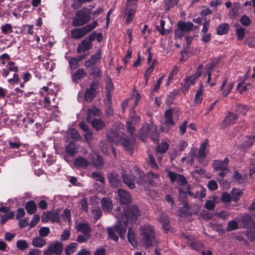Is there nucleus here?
<instances>
[{
	"instance_id": "1",
	"label": "nucleus",
	"mask_w": 255,
	"mask_h": 255,
	"mask_svg": "<svg viewBox=\"0 0 255 255\" xmlns=\"http://www.w3.org/2000/svg\"><path fill=\"white\" fill-rule=\"evenodd\" d=\"M141 241L146 248L149 247L155 242V232L150 225H144L141 228Z\"/></svg>"
},
{
	"instance_id": "2",
	"label": "nucleus",
	"mask_w": 255,
	"mask_h": 255,
	"mask_svg": "<svg viewBox=\"0 0 255 255\" xmlns=\"http://www.w3.org/2000/svg\"><path fill=\"white\" fill-rule=\"evenodd\" d=\"M98 25L97 20H94L91 23L78 28H75L71 30V37L75 39H80L85 35L92 31Z\"/></svg>"
},
{
	"instance_id": "3",
	"label": "nucleus",
	"mask_w": 255,
	"mask_h": 255,
	"mask_svg": "<svg viewBox=\"0 0 255 255\" xmlns=\"http://www.w3.org/2000/svg\"><path fill=\"white\" fill-rule=\"evenodd\" d=\"M91 18V15L89 14H86V12L84 11V9L78 10L73 18L72 25L75 27L81 26L88 23Z\"/></svg>"
},
{
	"instance_id": "4",
	"label": "nucleus",
	"mask_w": 255,
	"mask_h": 255,
	"mask_svg": "<svg viewBox=\"0 0 255 255\" xmlns=\"http://www.w3.org/2000/svg\"><path fill=\"white\" fill-rule=\"evenodd\" d=\"M193 25L191 22L179 21L177 24L178 28L174 31L175 38L181 39L185 33L190 32L192 29Z\"/></svg>"
},
{
	"instance_id": "5",
	"label": "nucleus",
	"mask_w": 255,
	"mask_h": 255,
	"mask_svg": "<svg viewBox=\"0 0 255 255\" xmlns=\"http://www.w3.org/2000/svg\"><path fill=\"white\" fill-rule=\"evenodd\" d=\"M187 192L190 196L202 199L206 196V189L201 185H196L192 188L188 185Z\"/></svg>"
},
{
	"instance_id": "6",
	"label": "nucleus",
	"mask_w": 255,
	"mask_h": 255,
	"mask_svg": "<svg viewBox=\"0 0 255 255\" xmlns=\"http://www.w3.org/2000/svg\"><path fill=\"white\" fill-rule=\"evenodd\" d=\"M116 217L118 218L119 222L114 227L116 229L117 233L119 235L121 238H123L126 232L128 225V219L121 215V219L119 216L117 215Z\"/></svg>"
},
{
	"instance_id": "7",
	"label": "nucleus",
	"mask_w": 255,
	"mask_h": 255,
	"mask_svg": "<svg viewBox=\"0 0 255 255\" xmlns=\"http://www.w3.org/2000/svg\"><path fill=\"white\" fill-rule=\"evenodd\" d=\"M156 128L155 126L152 125H149L148 124L145 123L144 124L143 126L140 128V129L139 132V137L142 141H145L148 137V136H150V137H152V135L150 134V132L151 131H155Z\"/></svg>"
},
{
	"instance_id": "8",
	"label": "nucleus",
	"mask_w": 255,
	"mask_h": 255,
	"mask_svg": "<svg viewBox=\"0 0 255 255\" xmlns=\"http://www.w3.org/2000/svg\"><path fill=\"white\" fill-rule=\"evenodd\" d=\"M63 249L62 243L57 241L53 244L50 245L47 249L43 252V254L44 255H51L54 254L56 255H60Z\"/></svg>"
},
{
	"instance_id": "9",
	"label": "nucleus",
	"mask_w": 255,
	"mask_h": 255,
	"mask_svg": "<svg viewBox=\"0 0 255 255\" xmlns=\"http://www.w3.org/2000/svg\"><path fill=\"white\" fill-rule=\"evenodd\" d=\"M99 83L97 82H93L90 85V87L86 90L84 94V99L88 102H91L96 97V91L99 86Z\"/></svg>"
},
{
	"instance_id": "10",
	"label": "nucleus",
	"mask_w": 255,
	"mask_h": 255,
	"mask_svg": "<svg viewBox=\"0 0 255 255\" xmlns=\"http://www.w3.org/2000/svg\"><path fill=\"white\" fill-rule=\"evenodd\" d=\"M167 173L171 182L176 181L180 186L187 184V181L183 175L171 171H168Z\"/></svg>"
},
{
	"instance_id": "11",
	"label": "nucleus",
	"mask_w": 255,
	"mask_h": 255,
	"mask_svg": "<svg viewBox=\"0 0 255 255\" xmlns=\"http://www.w3.org/2000/svg\"><path fill=\"white\" fill-rule=\"evenodd\" d=\"M140 215V212L136 206H131L129 208L128 214L122 215L125 219L130 220L131 222H135L137 217Z\"/></svg>"
},
{
	"instance_id": "12",
	"label": "nucleus",
	"mask_w": 255,
	"mask_h": 255,
	"mask_svg": "<svg viewBox=\"0 0 255 255\" xmlns=\"http://www.w3.org/2000/svg\"><path fill=\"white\" fill-rule=\"evenodd\" d=\"M208 152V141L206 139L201 144L198 151L197 157L200 162L206 158Z\"/></svg>"
},
{
	"instance_id": "13",
	"label": "nucleus",
	"mask_w": 255,
	"mask_h": 255,
	"mask_svg": "<svg viewBox=\"0 0 255 255\" xmlns=\"http://www.w3.org/2000/svg\"><path fill=\"white\" fill-rule=\"evenodd\" d=\"M108 179L111 186L113 187L118 188L122 184L119 175L115 171H112L108 174Z\"/></svg>"
},
{
	"instance_id": "14",
	"label": "nucleus",
	"mask_w": 255,
	"mask_h": 255,
	"mask_svg": "<svg viewBox=\"0 0 255 255\" xmlns=\"http://www.w3.org/2000/svg\"><path fill=\"white\" fill-rule=\"evenodd\" d=\"M59 220L57 213L52 211L44 212L41 216V221L43 223H47L49 221H51L52 222H57L59 221Z\"/></svg>"
},
{
	"instance_id": "15",
	"label": "nucleus",
	"mask_w": 255,
	"mask_h": 255,
	"mask_svg": "<svg viewBox=\"0 0 255 255\" xmlns=\"http://www.w3.org/2000/svg\"><path fill=\"white\" fill-rule=\"evenodd\" d=\"M89 158L92 165L97 168H101L104 164L103 157L97 153L91 154Z\"/></svg>"
},
{
	"instance_id": "16",
	"label": "nucleus",
	"mask_w": 255,
	"mask_h": 255,
	"mask_svg": "<svg viewBox=\"0 0 255 255\" xmlns=\"http://www.w3.org/2000/svg\"><path fill=\"white\" fill-rule=\"evenodd\" d=\"M92 48V41L89 39V38L87 37L79 44L77 48V52L78 53H84L86 51L91 49Z\"/></svg>"
},
{
	"instance_id": "17",
	"label": "nucleus",
	"mask_w": 255,
	"mask_h": 255,
	"mask_svg": "<svg viewBox=\"0 0 255 255\" xmlns=\"http://www.w3.org/2000/svg\"><path fill=\"white\" fill-rule=\"evenodd\" d=\"M124 183L131 189L135 188V185L134 182L133 177L128 174L125 170H123L121 175Z\"/></svg>"
},
{
	"instance_id": "18",
	"label": "nucleus",
	"mask_w": 255,
	"mask_h": 255,
	"mask_svg": "<svg viewBox=\"0 0 255 255\" xmlns=\"http://www.w3.org/2000/svg\"><path fill=\"white\" fill-rule=\"evenodd\" d=\"M102 56V53L100 51H98L94 55H92L89 59L87 60L84 63V66L87 67H92L100 61Z\"/></svg>"
},
{
	"instance_id": "19",
	"label": "nucleus",
	"mask_w": 255,
	"mask_h": 255,
	"mask_svg": "<svg viewBox=\"0 0 255 255\" xmlns=\"http://www.w3.org/2000/svg\"><path fill=\"white\" fill-rule=\"evenodd\" d=\"M199 77V76H195V74H194L192 76L186 77L184 79V82L182 83V85L184 89V93H185L187 92L189 87L192 85H194L195 84V80Z\"/></svg>"
},
{
	"instance_id": "20",
	"label": "nucleus",
	"mask_w": 255,
	"mask_h": 255,
	"mask_svg": "<svg viewBox=\"0 0 255 255\" xmlns=\"http://www.w3.org/2000/svg\"><path fill=\"white\" fill-rule=\"evenodd\" d=\"M229 160L226 157L224 160H215L213 162V168L217 171H221L223 169H226L228 167Z\"/></svg>"
},
{
	"instance_id": "21",
	"label": "nucleus",
	"mask_w": 255,
	"mask_h": 255,
	"mask_svg": "<svg viewBox=\"0 0 255 255\" xmlns=\"http://www.w3.org/2000/svg\"><path fill=\"white\" fill-rule=\"evenodd\" d=\"M122 137V134H121L116 130H112L107 134V138L109 141L115 143L120 142Z\"/></svg>"
},
{
	"instance_id": "22",
	"label": "nucleus",
	"mask_w": 255,
	"mask_h": 255,
	"mask_svg": "<svg viewBox=\"0 0 255 255\" xmlns=\"http://www.w3.org/2000/svg\"><path fill=\"white\" fill-rule=\"evenodd\" d=\"M118 193L120 201L122 204L127 205L130 202V196L126 190L119 189Z\"/></svg>"
},
{
	"instance_id": "23",
	"label": "nucleus",
	"mask_w": 255,
	"mask_h": 255,
	"mask_svg": "<svg viewBox=\"0 0 255 255\" xmlns=\"http://www.w3.org/2000/svg\"><path fill=\"white\" fill-rule=\"evenodd\" d=\"M76 229L78 231L83 234H90L92 229L90 224L87 222H80L76 225Z\"/></svg>"
},
{
	"instance_id": "24",
	"label": "nucleus",
	"mask_w": 255,
	"mask_h": 255,
	"mask_svg": "<svg viewBox=\"0 0 255 255\" xmlns=\"http://www.w3.org/2000/svg\"><path fill=\"white\" fill-rule=\"evenodd\" d=\"M74 165L77 167L87 168L90 165L89 161L82 156H78L74 160Z\"/></svg>"
},
{
	"instance_id": "25",
	"label": "nucleus",
	"mask_w": 255,
	"mask_h": 255,
	"mask_svg": "<svg viewBox=\"0 0 255 255\" xmlns=\"http://www.w3.org/2000/svg\"><path fill=\"white\" fill-rule=\"evenodd\" d=\"M173 111L171 109H168L164 113V122L168 127H173L175 126V122L172 118Z\"/></svg>"
},
{
	"instance_id": "26",
	"label": "nucleus",
	"mask_w": 255,
	"mask_h": 255,
	"mask_svg": "<svg viewBox=\"0 0 255 255\" xmlns=\"http://www.w3.org/2000/svg\"><path fill=\"white\" fill-rule=\"evenodd\" d=\"M101 206L104 212H110L113 209V204L110 198L104 197L101 200Z\"/></svg>"
},
{
	"instance_id": "27",
	"label": "nucleus",
	"mask_w": 255,
	"mask_h": 255,
	"mask_svg": "<svg viewBox=\"0 0 255 255\" xmlns=\"http://www.w3.org/2000/svg\"><path fill=\"white\" fill-rule=\"evenodd\" d=\"M238 116L237 114L232 112H229L223 121V125L225 127L230 126L233 124L234 122L237 120Z\"/></svg>"
},
{
	"instance_id": "28",
	"label": "nucleus",
	"mask_w": 255,
	"mask_h": 255,
	"mask_svg": "<svg viewBox=\"0 0 255 255\" xmlns=\"http://www.w3.org/2000/svg\"><path fill=\"white\" fill-rule=\"evenodd\" d=\"M87 114V121L88 122H90V120L93 116L100 117L102 115V111L95 106L93 107L92 109H88Z\"/></svg>"
},
{
	"instance_id": "29",
	"label": "nucleus",
	"mask_w": 255,
	"mask_h": 255,
	"mask_svg": "<svg viewBox=\"0 0 255 255\" xmlns=\"http://www.w3.org/2000/svg\"><path fill=\"white\" fill-rule=\"evenodd\" d=\"M93 128L97 130L103 129L105 127L104 122L99 119L94 118L92 120H90V122Z\"/></svg>"
},
{
	"instance_id": "30",
	"label": "nucleus",
	"mask_w": 255,
	"mask_h": 255,
	"mask_svg": "<svg viewBox=\"0 0 255 255\" xmlns=\"http://www.w3.org/2000/svg\"><path fill=\"white\" fill-rule=\"evenodd\" d=\"M140 177L143 181H145L147 179L150 183L152 184L155 179H158L159 178V175L151 172H148L146 175H140Z\"/></svg>"
},
{
	"instance_id": "31",
	"label": "nucleus",
	"mask_w": 255,
	"mask_h": 255,
	"mask_svg": "<svg viewBox=\"0 0 255 255\" xmlns=\"http://www.w3.org/2000/svg\"><path fill=\"white\" fill-rule=\"evenodd\" d=\"M159 220L162 224L163 228L166 231L169 229V220L167 214L164 213H160L159 215Z\"/></svg>"
},
{
	"instance_id": "32",
	"label": "nucleus",
	"mask_w": 255,
	"mask_h": 255,
	"mask_svg": "<svg viewBox=\"0 0 255 255\" xmlns=\"http://www.w3.org/2000/svg\"><path fill=\"white\" fill-rule=\"evenodd\" d=\"M120 142L127 150H130L133 148L134 144V140L132 139H129L126 137H122Z\"/></svg>"
},
{
	"instance_id": "33",
	"label": "nucleus",
	"mask_w": 255,
	"mask_h": 255,
	"mask_svg": "<svg viewBox=\"0 0 255 255\" xmlns=\"http://www.w3.org/2000/svg\"><path fill=\"white\" fill-rule=\"evenodd\" d=\"M25 209L29 214L32 215L34 214L37 210L35 203L32 200L27 202L25 204Z\"/></svg>"
},
{
	"instance_id": "34",
	"label": "nucleus",
	"mask_w": 255,
	"mask_h": 255,
	"mask_svg": "<svg viewBox=\"0 0 255 255\" xmlns=\"http://www.w3.org/2000/svg\"><path fill=\"white\" fill-rule=\"evenodd\" d=\"M86 75V74L83 69H79L73 74V81L75 83H78L80 79L83 78Z\"/></svg>"
},
{
	"instance_id": "35",
	"label": "nucleus",
	"mask_w": 255,
	"mask_h": 255,
	"mask_svg": "<svg viewBox=\"0 0 255 255\" xmlns=\"http://www.w3.org/2000/svg\"><path fill=\"white\" fill-rule=\"evenodd\" d=\"M46 244V242L45 240L40 236L34 238L32 242V245L37 248H42Z\"/></svg>"
},
{
	"instance_id": "36",
	"label": "nucleus",
	"mask_w": 255,
	"mask_h": 255,
	"mask_svg": "<svg viewBox=\"0 0 255 255\" xmlns=\"http://www.w3.org/2000/svg\"><path fill=\"white\" fill-rule=\"evenodd\" d=\"M229 25L227 23H223L219 25L217 28V33L222 35L227 33L229 30Z\"/></svg>"
},
{
	"instance_id": "37",
	"label": "nucleus",
	"mask_w": 255,
	"mask_h": 255,
	"mask_svg": "<svg viewBox=\"0 0 255 255\" xmlns=\"http://www.w3.org/2000/svg\"><path fill=\"white\" fill-rule=\"evenodd\" d=\"M76 145L73 142H70L65 147V151L72 156H74L76 154Z\"/></svg>"
},
{
	"instance_id": "38",
	"label": "nucleus",
	"mask_w": 255,
	"mask_h": 255,
	"mask_svg": "<svg viewBox=\"0 0 255 255\" xmlns=\"http://www.w3.org/2000/svg\"><path fill=\"white\" fill-rule=\"evenodd\" d=\"M255 139V134H251L250 136L245 137L244 140L243 146L245 148H247L251 146L253 143Z\"/></svg>"
},
{
	"instance_id": "39",
	"label": "nucleus",
	"mask_w": 255,
	"mask_h": 255,
	"mask_svg": "<svg viewBox=\"0 0 255 255\" xmlns=\"http://www.w3.org/2000/svg\"><path fill=\"white\" fill-rule=\"evenodd\" d=\"M231 194L233 200L237 202L243 195V191L239 189L233 188L231 191Z\"/></svg>"
},
{
	"instance_id": "40",
	"label": "nucleus",
	"mask_w": 255,
	"mask_h": 255,
	"mask_svg": "<svg viewBox=\"0 0 255 255\" xmlns=\"http://www.w3.org/2000/svg\"><path fill=\"white\" fill-rule=\"evenodd\" d=\"M178 2V0H164V8L165 10L168 11L173 8Z\"/></svg>"
},
{
	"instance_id": "41",
	"label": "nucleus",
	"mask_w": 255,
	"mask_h": 255,
	"mask_svg": "<svg viewBox=\"0 0 255 255\" xmlns=\"http://www.w3.org/2000/svg\"><path fill=\"white\" fill-rule=\"evenodd\" d=\"M9 66L8 70L10 72H12L13 77L12 78L9 79L8 82L10 83L11 82H15V77L16 76V67L14 66V62H9L8 63Z\"/></svg>"
},
{
	"instance_id": "42",
	"label": "nucleus",
	"mask_w": 255,
	"mask_h": 255,
	"mask_svg": "<svg viewBox=\"0 0 255 255\" xmlns=\"http://www.w3.org/2000/svg\"><path fill=\"white\" fill-rule=\"evenodd\" d=\"M109 237L115 241H118L119 239L118 236L116 234V229L114 227H110L107 229Z\"/></svg>"
},
{
	"instance_id": "43",
	"label": "nucleus",
	"mask_w": 255,
	"mask_h": 255,
	"mask_svg": "<svg viewBox=\"0 0 255 255\" xmlns=\"http://www.w3.org/2000/svg\"><path fill=\"white\" fill-rule=\"evenodd\" d=\"M128 241L130 243L132 246L134 247L137 246V242L135 239L134 232L131 229H128Z\"/></svg>"
},
{
	"instance_id": "44",
	"label": "nucleus",
	"mask_w": 255,
	"mask_h": 255,
	"mask_svg": "<svg viewBox=\"0 0 255 255\" xmlns=\"http://www.w3.org/2000/svg\"><path fill=\"white\" fill-rule=\"evenodd\" d=\"M240 7V3L238 2L234 3L233 7L229 12V15L231 17H235L239 12V9Z\"/></svg>"
},
{
	"instance_id": "45",
	"label": "nucleus",
	"mask_w": 255,
	"mask_h": 255,
	"mask_svg": "<svg viewBox=\"0 0 255 255\" xmlns=\"http://www.w3.org/2000/svg\"><path fill=\"white\" fill-rule=\"evenodd\" d=\"M77 244L75 243H71L65 249L66 255H70L73 254L77 248Z\"/></svg>"
},
{
	"instance_id": "46",
	"label": "nucleus",
	"mask_w": 255,
	"mask_h": 255,
	"mask_svg": "<svg viewBox=\"0 0 255 255\" xmlns=\"http://www.w3.org/2000/svg\"><path fill=\"white\" fill-rule=\"evenodd\" d=\"M92 176L96 181H99L101 183H104L105 181L104 177L103 176L101 173H100V172H93L92 173Z\"/></svg>"
},
{
	"instance_id": "47",
	"label": "nucleus",
	"mask_w": 255,
	"mask_h": 255,
	"mask_svg": "<svg viewBox=\"0 0 255 255\" xmlns=\"http://www.w3.org/2000/svg\"><path fill=\"white\" fill-rule=\"evenodd\" d=\"M69 134L70 135L71 137L74 139L80 140L81 139V137L78 131L75 128H71L70 129Z\"/></svg>"
},
{
	"instance_id": "48",
	"label": "nucleus",
	"mask_w": 255,
	"mask_h": 255,
	"mask_svg": "<svg viewBox=\"0 0 255 255\" xmlns=\"http://www.w3.org/2000/svg\"><path fill=\"white\" fill-rule=\"evenodd\" d=\"M168 148V144L166 142H162L156 148L159 153H163L166 152Z\"/></svg>"
},
{
	"instance_id": "49",
	"label": "nucleus",
	"mask_w": 255,
	"mask_h": 255,
	"mask_svg": "<svg viewBox=\"0 0 255 255\" xmlns=\"http://www.w3.org/2000/svg\"><path fill=\"white\" fill-rule=\"evenodd\" d=\"M88 37L91 41L96 38L98 42H100L102 40L103 36L101 33H97L96 31H94Z\"/></svg>"
},
{
	"instance_id": "50",
	"label": "nucleus",
	"mask_w": 255,
	"mask_h": 255,
	"mask_svg": "<svg viewBox=\"0 0 255 255\" xmlns=\"http://www.w3.org/2000/svg\"><path fill=\"white\" fill-rule=\"evenodd\" d=\"M91 234L79 235L77 238V241L79 243L86 242L91 237Z\"/></svg>"
},
{
	"instance_id": "51",
	"label": "nucleus",
	"mask_w": 255,
	"mask_h": 255,
	"mask_svg": "<svg viewBox=\"0 0 255 255\" xmlns=\"http://www.w3.org/2000/svg\"><path fill=\"white\" fill-rule=\"evenodd\" d=\"M236 34L238 40H243L245 35V29L242 27H239L236 29Z\"/></svg>"
},
{
	"instance_id": "52",
	"label": "nucleus",
	"mask_w": 255,
	"mask_h": 255,
	"mask_svg": "<svg viewBox=\"0 0 255 255\" xmlns=\"http://www.w3.org/2000/svg\"><path fill=\"white\" fill-rule=\"evenodd\" d=\"M92 213L95 221H97L102 215L101 209L98 207L93 209Z\"/></svg>"
},
{
	"instance_id": "53",
	"label": "nucleus",
	"mask_w": 255,
	"mask_h": 255,
	"mask_svg": "<svg viewBox=\"0 0 255 255\" xmlns=\"http://www.w3.org/2000/svg\"><path fill=\"white\" fill-rule=\"evenodd\" d=\"M238 228V223L234 220L230 221L227 226V230L228 231L235 230Z\"/></svg>"
},
{
	"instance_id": "54",
	"label": "nucleus",
	"mask_w": 255,
	"mask_h": 255,
	"mask_svg": "<svg viewBox=\"0 0 255 255\" xmlns=\"http://www.w3.org/2000/svg\"><path fill=\"white\" fill-rule=\"evenodd\" d=\"M40 219V217L39 215L37 214L34 215L29 224V228H32L36 226L37 223L39 222Z\"/></svg>"
},
{
	"instance_id": "55",
	"label": "nucleus",
	"mask_w": 255,
	"mask_h": 255,
	"mask_svg": "<svg viewBox=\"0 0 255 255\" xmlns=\"http://www.w3.org/2000/svg\"><path fill=\"white\" fill-rule=\"evenodd\" d=\"M39 235L41 237H45L48 235L50 233V229L48 227H43L39 230Z\"/></svg>"
},
{
	"instance_id": "56",
	"label": "nucleus",
	"mask_w": 255,
	"mask_h": 255,
	"mask_svg": "<svg viewBox=\"0 0 255 255\" xmlns=\"http://www.w3.org/2000/svg\"><path fill=\"white\" fill-rule=\"evenodd\" d=\"M68 62L71 68L72 69H75L79 65L78 60L75 57L70 58Z\"/></svg>"
},
{
	"instance_id": "57",
	"label": "nucleus",
	"mask_w": 255,
	"mask_h": 255,
	"mask_svg": "<svg viewBox=\"0 0 255 255\" xmlns=\"http://www.w3.org/2000/svg\"><path fill=\"white\" fill-rule=\"evenodd\" d=\"M83 136L85 137L86 141L88 143H91L92 140L94 139L93 133L91 130L85 132Z\"/></svg>"
},
{
	"instance_id": "58",
	"label": "nucleus",
	"mask_w": 255,
	"mask_h": 255,
	"mask_svg": "<svg viewBox=\"0 0 255 255\" xmlns=\"http://www.w3.org/2000/svg\"><path fill=\"white\" fill-rule=\"evenodd\" d=\"M165 21L163 19L160 20V26H156V29L162 35L165 34V30L164 29Z\"/></svg>"
},
{
	"instance_id": "59",
	"label": "nucleus",
	"mask_w": 255,
	"mask_h": 255,
	"mask_svg": "<svg viewBox=\"0 0 255 255\" xmlns=\"http://www.w3.org/2000/svg\"><path fill=\"white\" fill-rule=\"evenodd\" d=\"M252 217L248 214H245L242 217V221L244 226L250 225L252 223Z\"/></svg>"
},
{
	"instance_id": "60",
	"label": "nucleus",
	"mask_w": 255,
	"mask_h": 255,
	"mask_svg": "<svg viewBox=\"0 0 255 255\" xmlns=\"http://www.w3.org/2000/svg\"><path fill=\"white\" fill-rule=\"evenodd\" d=\"M28 247V245L25 240H18L17 241V248L21 250H24Z\"/></svg>"
},
{
	"instance_id": "61",
	"label": "nucleus",
	"mask_w": 255,
	"mask_h": 255,
	"mask_svg": "<svg viewBox=\"0 0 255 255\" xmlns=\"http://www.w3.org/2000/svg\"><path fill=\"white\" fill-rule=\"evenodd\" d=\"M240 21L243 25L246 26H249L251 23V20L245 15L241 17Z\"/></svg>"
},
{
	"instance_id": "62",
	"label": "nucleus",
	"mask_w": 255,
	"mask_h": 255,
	"mask_svg": "<svg viewBox=\"0 0 255 255\" xmlns=\"http://www.w3.org/2000/svg\"><path fill=\"white\" fill-rule=\"evenodd\" d=\"M106 108L105 110V114L108 116H112L114 114V110L112 107L111 103L105 104Z\"/></svg>"
},
{
	"instance_id": "63",
	"label": "nucleus",
	"mask_w": 255,
	"mask_h": 255,
	"mask_svg": "<svg viewBox=\"0 0 255 255\" xmlns=\"http://www.w3.org/2000/svg\"><path fill=\"white\" fill-rule=\"evenodd\" d=\"M80 204L82 210L86 213L88 212L89 208L87 200L85 197H83L82 199L80 200Z\"/></svg>"
},
{
	"instance_id": "64",
	"label": "nucleus",
	"mask_w": 255,
	"mask_h": 255,
	"mask_svg": "<svg viewBox=\"0 0 255 255\" xmlns=\"http://www.w3.org/2000/svg\"><path fill=\"white\" fill-rule=\"evenodd\" d=\"M234 86V83H230L228 84L226 88L223 92L222 95L226 97L232 91Z\"/></svg>"
}]
</instances>
